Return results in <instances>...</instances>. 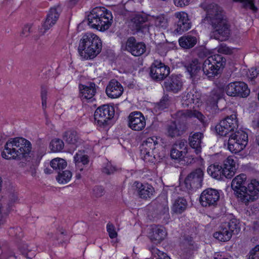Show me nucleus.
<instances>
[{"label":"nucleus","mask_w":259,"mask_h":259,"mask_svg":"<svg viewBox=\"0 0 259 259\" xmlns=\"http://www.w3.org/2000/svg\"><path fill=\"white\" fill-rule=\"evenodd\" d=\"M187 202L185 199L180 197L175 200L172 207L174 212L177 213H182L186 208Z\"/></svg>","instance_id":"nucleus-34"},{"label":"nucleus","mask_w":259,"mask_h":259,"mask_svg":"<svg viewBox=\"0 0 259 259\" xmlns=\"http://www.w3.org/2000/svg\"><path fill=\"white\" fill-rule=\"evenodd\" d=\"M188 128L187 124L176 121L167 125V133L168 136L175 138L182 135Z\"/></svg>","instance_id":"nucleus-22"},{"label":"nucleus","mask_w":259,"mask_h":259,"mask_svg":"<svg viewBox=\"0 0 259 259\" xmlns=\"http://www.w3.org/2000/svg\"><path fill=\"white\" fill-rule=\"evenodd\" d=\"M169 101L168 95H164L159 103V106L161 109L166 108L169 105Z\"/></svg>","instance_id":"nucleus-51"},{"label":"nucleus","mask_w":259,"mask_h":259,"mask_svg":"<svg viewBox=\"0 0 259 259\" xmlns=\"http://www.w3.org/2000/svg\"><path fill=\"white\" fill-rule=\"evenodd\" d=\"M31 25L29 24L26 25L21 33V35L23 37H26L29 35L31 32Z\"/></svg>","instance_id":"nucleus-55"},{"label":"nucleus","mask_w":259,"mask_h":259,"mask_svg":"<svg viewBox=\"0 0 259 259\" xmlns=\"http://www.w3.org/2000/svg\"><path fill=\"white\" fill-rule=\"evenodd\" d=\"M63 138L68 144L76 145L81 143L77 133L74 130H69L65 132L63 135Z\"/></svg>","instance_id":"nucleus-30"},{"label":"nucleus","mask_w":259,"mask_h":259,"mask_svg":"<svg viewBox=\"0 0 259 259\" xmlns=\"http://www.w3.org/2000/svg\"><path fill=\"white\" fill-rule=\"evenodd\" d=\"M249 259H259V244L250 251Z\"/></svg>","instance_id":"nucleus-48"},{"label":"nucleus","mask_w":259,"mask_h":259,"mask_svg":"<svg viewBox=\"0 0 259 259\" xmlns=\"http://www.w3.org/2000/svg\"><path fill=\"white\" fill-rule=\"evenodd\" d=\"M239 231L240 226L238 220L233 219L229 222L222 224L219 230L214 233L213 236L221 241H228L230 240L233 234H237Z\"/></svg>","instance_id":"nucleus-6"},{"label":"nucleus","mask_w":259,"mask_h":259,"mask_svg":"<svg viewBox=\"0 0 259 259\" xmlns=\"http://www.w3.org/2000/svg\"><path fill=\"white\" fill-rule=\"evenodd\" d=\"M203 134L200 132L195 133L189 138L190 146L194 149L196 154H198L201 152L200 144Z\"/></svg>","instance_id":"nucleus-29"},{"label":"nucleus","mask_w":259,"mask_h":259,"mask_svg":"<svg viewBox=\"0 0 259 259\" xmlns=\"http://www.w3.org/2000/svg\"><path fill=\"white\" fill-rule=\"evenodd\" d=\"M133 188L138 196L143 199L150 198L154 192V188L148 184L135 182L133 185Z\"/></svg>","instance_id":"nucleus-20"},{"label":"nucleus","mask_w":259,"mask_h":259,"mask_svg":"<svg viewBox=\"0 0 259 259\" xmlns=\"http://www.w3.org/2000/svg\"><path fill=\"white\" fill-rule=\"evenodd\" d=\"M207 171L209 176L217 180H222L225 177L223 167L217 163L210 165Z\"/></svg>","instance_id":"nucleus-28"},{"label":"nucleus","mask_w":259,"mask_h":259,"mask_svg":"<svg viewBox=\"0 0 259 259\" xmlns=\"http://www.w3.org/2000/svg\"><path fill=\"white\" fill-rule=\"evenodd\" d=\"M179 44L184 49H189L193 48L197 43L196 37L187 35L180 38Z\"/></svg>","instance_id":"nucleus-32"},{"label":"nucleus","mask_w":259,"mask_h":259,"mask_svg":"<svg viewBox=\"0 0 259 259\" xmlns=\"http://www.w3.org/2000/svg\"><path fill=\"white\" fill-rule=\"evenodd\" d=\"M164 87L167 91L177 93L182 87V82L177 75H172L170 77L164 82Z\"/></svg>","instance_id":"nucleus-25"},{"label":"nucleus","mask_w":259,"mask_h":259,"mask_svg":"<svg viewBox=\"0 0 259 259\" xmlns=\"http://www.w3.org/2000/svg\"><path fill=\"white\" fill-rule=\"evenodd\" d=\"M224 175L226 178L231 179L235 175L236 162L232 157L229 156L224 162Z\"/></svg>","instance_id":"nucleus-26"},{"label":"nucleus","mask_w":259,"mask_h":259,"mask_svg":"<svg viewBox=\"0 0 259 259\" xmlns=\"http://www.w3.org/2000/svg\"><path fill=\"white\" fill-rule=\"evenodd\" d=\"M166 235V232L163 227H156L153 229V233L150 239L155 243H159L162 241Z\"/></svg>","instance_id":"nucleus-31"},{"label":"nucleus","mask_w":259,"mask_h":259,"mask_svg":"<svg viewBox=\"0 0 259 259\" xmlns=\"http://www.w3.org/2000/svg\"><path fill=\"white\" fill-rule=\"evenodd\" d=\"M102 48V44L99 37L95 34L88 33L80 39L78 52L82 58L91 59L101 52Z\"/></svg>","instance_id":"nucleus-3"},{"label":"nucleus","mask_w":259,"mask_h":259,"mask_svg":"<svg viewBox=\"0 0 259 259\" xmlns=\"http://www.w3.org/2000/svg\"><path fill=\"white\" fill-rule=\"evenodd\" d=\"M93 195L96 197H100L104 194V189L101 186H95L93 189Z\"/></svg>","instance_id":"nucleus-52"},{"label":"nucleus","mask_w":259,"mask_h":259,"mask_svg":"<svg viewBox=\"0 0 259 259\" xmlns=\"http://www.w3.org/2000/svg\"><path fill=\"white\" fill-rule=\"evenodd\" d=\"M203 171L199 168L191 171L185 180V185L188 190H196L202 187Z\"/></svg>","instance_id":"nucleus-11"},{"label":"nucleus","mask_w":259,"mask_h":259,"mask_svg":"<svg viewBox=\"0 0 259 259\" xmlns=\"http://www.w3.org/2000/svg\"><path fill=\"white\" fill-rule=\"evenodd\" d=\"M114 114V110L113 107L104 105L96 110L94 119L99 125H104L107 124V121L113 117Z\"/></svg>","instance_id":"nucleus-12"},{"label":"nucleus","mask_w":259,"mask_h":259,"mask_svg":"<svg viewBox=\"0 0 259 259\" xmlns=\"http://www.w3.org/2000/svg\"><path fill=\"white\" fill-rule=\"evenodd\" d=\"M154 24L157 27L165 29L168 27L167 19L163 15L158 16L154 18Z\"/></svg>","instance_id":"nucleus-41"},{"label":"nucleus","mask_w":259,"mask_h":259,"mask_svg":"<svg viewBox=\"0 0 259 259\" xmlns=\"http://www.w3.org/2000/svg\"><path fill=\"white\" fill-rule=\"evenodd\" d=\"M74 161L75 162L76 166L79 168L80 171L82 170L83 168L80 167L81 164L85 165L89 162L88 156L84 154L83 152L79 151L76 153L74 157Z\"/></svg>","instance_id":"nucleus-35"},{"label":"nucleus","mask_w":259,"mask_h":259,"mask_svg":"<svg viewBox=\"0 0 259 259\" xmlns=\"http://www.w3.org/2000/svg\"><path fill=\"white\" fill-rule=\"evenodd\" d=\"M16 236H17L19 237H21V235H20L19 233H18V232H16Z\"/></svg>","instance_id":"nucleus-62"},{"label":"nucleus","mask_w":259,"mask_h":259,"mask_svg":"<svg viewBox=\"0 0 259 259\" xmlns=\"http://www.w3.org/2000/svg\"><path fill=\"white\" fill-rule=\"evenodd\" d=\"M158 144L157 138L149 137L144 141L140 146L141 155L144 161L154 162L156 159V145Z\"/></svg>","instance_id":"nucleus-8"},{"label":"nucleus","mask_w":259,"mask_h":259,"mask_svg":"<svg viewBox=\"0 0 259 259\" xmlns=\"http://www.w3.org/2000/svg\"><path fill=\"white\" fill-rule=\"evenodd\" d=\"M107 231L111 238H114L116 237L117 233L115 231L114 226L112 224H108L107 225Z\"/></svg>","instance_id":"nucleus-49"},{"label":"nucleus","mask_w":259,"mask_h":259,"mask_svg":"<svg viewBox=\"0 0 259 259\" xmlns=\"http://www.w3.org/2000/svg\"><path fill=\"white\" fill-rule=\"evenodd\" d=\"M157 209L160 214H164L168 212V207L166 204L159 205Z\"/></svg>","instance_id":"nucleus-56"},{"label":"nucleus","mask_w":259,"mask_h":259,"mask_svg":"<svg viewBox=\"0 0 259 259\" xmlns=\"http://www.w3.org/2000/svg\"><path fill=\"white\" fill-rule=\"evenodd\" d=\"M175 16L178 19L175 32L182 34L191 28V22L186 13L184 12H177L175 14Z\"/></svg>","instance_id":"nucleus-19"},{"label":"nucleus","mask_w":259,"mask_h":259,"mask_svg":"<svg viewBox=\"0 0 259 259\" xmlns=\"http://www.w3.org/2000/svg\"><path fill=\"white\" fill-rule=\"evenodd\" d=\"M247 142V134L243 131H238L229 135L228 149L232 153H237L244 149Z\"/></svg>","instance_id":"nucleus-7"},{"label":"nucleus","mask_w":259,"mask_h":259,"mask_svg":"<svg viewBox=\"0 0 259 259\" xmlns=\"http://www.w3.org/2000/svg\"><path fill=\"white\" fill-rule=\"evenodd\" d=\"M257 125H258V127H259V121L257 122Z\"/></svg>","instance_id":"nucleus-64"},{"label":"nucleus","mask_w":259,"mask_h":259,"mask_svg":"<svg viewBox=\"0 0 259 259\" xmlns=\"http://www.w3.org/2000/svg\"><path fill=\"white\" fill-rule=\"evenodd\" d=\"M113 17L110 11L105 8L96 7L88 15V24L101 31L107 30L111 25Z\"/></svg>","instance_id":"nucleus-4"},{"label":"nucleus","mask_w":259,"mask_h":259,"mask_svg":"<svg viewBox=\"0 0 259 259\" xmlns=\"http://www.w3.org/2000/svg\"><path fill=\"white\" fill-rule=\"evenodd\" d=\"M201 7L206 13L202 22L206 21L212 28L210 38L221 41L227 40L230 34V26L222 8L215 4H202Z\"/></svg>","instance_id":"nucleus-1"},{"label":"nucleus","mask_w":259,"mask_h":259,"mask_svg":"<svg viewBox=\"0 0 259 259\" xmlns=\"http://www.w3.org/2000/svg\"><path fill=\"white\" fill-rule=\"evenodd\" d=\"M246 176L244 174H241L237 176L232 181L231 187L239 200L240 195L243 196L245 194V190H246Z\"/></svg>","instance_id":"nucleus-17"},{"label":"nucleus","mask_w":259,"mask_h":259,"mask_svg":"<svg viewBox=\"0 0 259 259\" xmlns=\"http://www.w3.org/2000/svg\"><path fill=\"white\" fill-rule=\"evenodd\" d=\"M64 146L63 141L57 138L52 140L50 145L51 150L54 152L61 151L63 149Z\"/></svg>","instance_id":"nucleus-40"},{"label":"nucleus","mask_w":259,"mask_h":259,"mask_svg":"<svg viewBox=\"0 0 259 259\" xmlns=\"http://www.w3.org/2000/svg\"><path fill=\"white\" fill-rule=\"evenodd\" d=\"M31 150L28 140L20 137L11 138L6 142L2 156L6 159L20 160L28 155Z\"/></svg>","instance_id":"nucleus-2"},{"label":"nucleus","mask_w":259,"mask_h":259,"mask_svg":"<svg viewBox=\"0 0 259 259\" xmlns=\"http://www.w3.org/2000/svg\"><path fill=\"white\" fill-rule=\"evenodd\" d=\"M220 197V193L217 190L208 188L201 193L200 202L203 206H214L217 204Z\"/></svg>","instance_id":"nucleus-14"},{"label":"nucleus","mask_w":259,"mask_h":259,"mask_svg":"<svg viewBox=\"0 0 259 259\" xmlns=\"http://www.w3.org/2000/svg\"><path fill=\"white\" fill-rule=\"evenodd\" d=\"M2 204H0V221L2 220Z\"/></svg>","instance_id":"nucleus-61"},{"label":"nucleus","mask_w":259,"mask_h":259,"mask_svg":"<svg viewBox=\"0 0 259 259\" xmlns=\"http://www.w3.org/2000/svg\"><path fill=\"white\" fill-rule=\"evenodd\" d=\"M50 165L53 169L56 170L60 171L66 167L67 162L63 159L56 158L53 159L51 161Z\"/></svg>","instance_id":"nucleus-38"},{"label":"nucleus","mask_w":259,"mask_h":259,"mask_svg":"<svg viewBox=\"0 0 259 259\" xmlns=\"http://www.w3.org/2000/svg\"><path fill=\"white\" fill-rule=\"evenodd\" d=\"M226 59L222 55L215 54L205 60L202 71L209 79H212L219 74L220 69L224 67Z\"/></svg>","instance_id":"nucleus-5"},{"label":"nucleus","mask_w":259,"mask_h":259,"mask_svg":"<svg viewBox=\"0 0 259 259\" xmlns=\"http://www.w3.org/2000/svg\"><path fill=\"white\" fill-rule=\"evenodd\" d=\"M48 90L45 87L41 88V98L42 101V106L44 109L47 107V99Z\"/></svg>","instance_id":"nucleus-47"},{"label":"nucleus","mask_w":259,"mask_h":259,"mask_svg":"<svg viewBox=\"0 0 259 259\" xmlns=\"http://www.w3.org/2000/svg\"><path fill=\"white\" fill-rule=\"evenodd\" d=\"M61 9L59 7L51 8L47 15L44 24V28L46 30L54 25L59 18Z\"/></svg>","instance_id":"nucleus-24"},{"label":"nucleus","mask_w":259,"mask_h":259,"mask_svg":"<svg viewBox=\"0 0 259 259\" xmlns=\"http://www.w3.org/2000/svg\"><path fill=\"white\" fill-rule=\"evenodd\" d=\"M81 98L82 100H91L92 101L96 93V84L94 82L88 83L87 85H79Z\"/></svg>","instance_id":"nucleus-23"},{"label":"nucleus","mask_w":259,"mask_h":259,"mask_svg":"<svg viewBox=\"0 0 259 259\" xmlns=\"http://www.w3.org/2000/svg\"><path fill=\"white\" fill-rule=\"evenodd\" d=\"M225 91L229 96L242 98L247 97L250 93L247 85L241 81H235L229 83L226 86Z\"/></svg>","instance_id":"nucleus-10"},{"label":"nucleus","mask_w":259,"mask_h":259,"mask_svg":"<svg viewBox=\"0 0 259 259\" xmlns=\"http://www.w3.org/2000/svg\"><path fill=\"white\" fill-rule=\"evenodd\" d=\"M247 186L245 194L243 196L240 195V201L246 205L257 199L256 194L259 191V183L256 180H252L250 183H247Z\"/></svg>","instance_id":"nucleus-15"},{"label":"nucleus","mask_w":259,"mask_h":259,"mask_svg":"<svg viewBox=\"0 0 259 259\" xmlns=\"http://www.w3.org/2000/svg\"><path fill=\"white\" fill-rule=\"evenodd\" d=\"M78 0H69V6L70 7L74 6L77 2Z\"/></svg>","instance_id":"nucleus-59"},{"label":"nucleus","mask_w":259,"mask_h":259,"mask_svg":"<svg viewBox=\"0 0 259 259\" xmlns=\"http://www.w3.org/2000/svg\"><path fill=\"white\" fill-rule=\"evenodd\" d=\"M220 98V95L217 90H213L210 93L208 102L210 104H215Z\"/></svg>","instance_id":"nucleus-45"},{"label":"nucleus","mask_w":259,"mask_h":259,"mask_svg":"<svg viewBox=\"0 0 259 259\" xmlns=\"http://www.w3.org/2000/svg\"><path fill=\"white\" fill-rule=\"evenodd\" d=\"M176 122L186 124V121L192 117V111L188 110H180L176 113Z\"/></svg>","instance_id":"nucleus-36"},{"label":"nucleus","mask_w":259,"mask_h":259,"mask_svg":"<svg viewBox=\"0 0 259 259\" xmlns=\"http://www.w3.org/2000/svg\"><path fill=\"white\" fill-rule=\"evenodd\" d=\"M146 125V120L143 115L140 112L131 113L128 116V126L133 130L140 131Z\"/></svg>","instance_id":"nucleus-18"},{"label":"nucleus","mask_w":259,"mask_h":259,"mask_svg":"<svg viewBox=\"0 0 259 259\" xmlns=\"http://www.w3.org/2000/svg\"><path fill=\"white\" fill-rule=\"evenodd\" d=\"M123 91V89L121 84L117 80H111L106 89L107 96L111 98H116L120 97Z\"/></svg>","instance_id":"nucleus-21"},{"label":"nucleus","mask_w":259,"mask_h":259,"mask_svg":"<svg viewBox=\"0 0 259 259\" xmlns=\"http://www.w3.org/2000/svg\"><path fill=\"white\" fill-rule=\"evenodd\" d=\"M125 50L135 56H140L146 50V45L142 42H138L134 37H129L126 42Z\"/></svg>","instance_id":"nucleus-16"},{"label":"nucleus","mask_w":259,"mask_h":259,"mask_svg":"<svg viewBox=\"0 0 259 259\" xmlns=\"http://www.w3.org/2000/svg\"><path fill=\"white\" fill-rule=\"evenodd\" d=\"M238 126L236 114L226 117L215 126L217 133L221 136H226Z\"/></svg>","instance_id":"nucleus-9"},{"label":"nucleus","mask_w":259,"mask_h":259,"mask_svg":"<svg viewBox=\"0 0 259 259\" xmlns=\"http://www.w3.org/2000/svg\"><path fill=\"white\" fill-rule=\"evenodd\" d=\"M201 68V64L196 59L193 60L187 66V69L192 78L195 77L197 75Z\"/></svg>","instance_id":"nucleus-33"},{"label":"nucleus","mask_w":259,"mask_h":259,"mask_svg":"<svg viewBox=\"0 0 259 259\" xmlns=\"http://www.w3.org/2000/svg\"><path fill=\"white\" fill-rule=\"evenodd\" d=\"M23 254H24L27 258H31L34 256V253H31L30 255L28 254V249L27 246H23V251H22Z\"/></svg>","instance_id":"nucleus-58"},{"label":"nucleus","mask_w":259,"mask_h":259,"mask_svg":"<svg viewBox=\"0 0 259 259\" xmlns=\"http://www.w3.org/2000/svg\"><path fill=\"white\" fill-rule=\"evenodd\" d=\"M234 2H239L242 4V7L246 9H250L256 12L257 8L254 6L253 0H232Z\"/></svg>","instance_id":"nucleus-42"},{"label":"nucleus","mask_w":259,"mask_h":259,"mask_svg":"<svg viewBox=\"0 0 259 259\" xmlns=\"http://www.w3.org/2000/svg\"><path fill=\"white\" fill-rule=\"evenodd\" d=\"M71 178V172L69 170H65L62 172L58 171V175L56 179L59 183L64 184L69 182Z\"/></svg>","instance_id":"nucleus-39"},{"label":"nucleus","mask_w":259,"mask_h":259,"mask_svg":"<svg viewBox=\"0 0 259 259\" xmlns=\"http://www.w3.org/2000/svg\"><path fill=\"white\" fill-rule=\"evenodd\" d=\"M197 118L204 125L206 124V118L200 112L197 111H192V117Z\"/></svg>","instance_id":"nucleus-46"},{"label":"nucleus","mask_w":259,"mask_h":259,"mask_svg":"<svg viewBox=\"0 0 259 259\" xmlns=\"http://www.w3.org/2000/svg\"><path fill=\"white\" fill-rule=\"evenodd\" d=\"M147 20V17L144 14H136L131 19V26L132 30L138 32L144 27V23Z\"/></svg>","instance_id":"nucleus-27"},{"label":"nucleus","mask_w":259,"mask_h":259,"mask_svg":"<svg viewBox=\"0 0 259 259\" xmlns=\"http://www.w3.org/2000/svg\"><path fill=\"white\" fill-rule=\"evenodd\" d=\"M170 73V68L164 63L155 61L150 68V76L155 80L160 81L164 79Z\"/></svg>","instance_id":"nucleus-13"},{"label":"nucleus","mask_w":259,"mask_h":259,"mask_svg":"<svg viewBox=\"0 0 259 259\" xmlns=\"http://www.w3.org/2000/svg\"><path fill=\"white\" fill-rule=\"evenodd\" d=\"M191 0H174V4L177 7H183L189 4Z\"/></svg>","instance_id":"nucleus-54"},{"label":"nucleus","mask_w":259,"mask_h":259,"mask_svg":"<svg viewBox=\"0 0 259 259\" xmlns=\"http://www.w3.org/2000/svg\"><path fill=\"white\" fill-rule=\"evenodd\" d=\"M117 170L115 166L110 162H107L102 168V172L106 175H110L114 173Z\"/></svg>","instance_id":"nucleus-44"},{"label":"nucleus","mask_w":259,"mask_h":259,"mask_svg":"<svg viewBox=\"0 0 259 259\" xmlns=\"http://www.w3.org/2000/svg\"><path fill=\"white\" fill-rule=\"evenodd\" d=\"M186 104H194L195 105L201 103V95L197 92H190L188 93L186 96Z\"/></svg>","instance_id":"nucleus-37"},{"label":"nucleus","mask_w":259,"mask_h":259,"mask_svg":"<svg viewBox=\"0 0 259 259\" xmlns=\"http://www.w3.org/2000/svg\"><path fill=\"white\" fill-rule=\"evenodd\" d=\"M259 73L257 72L256 69L251 68L250 70V74L248 75L249 78L253 79L255 77H257Z\"/></svg>","instance_id":"nucleus-57"},{"label":"nucleus","mask_w":259,"mask_h":259,"mask_svg":"<svg viewBox=\"0 0 259 259\" xmlns=\"http://www.w3.org/2000/svg\"><path fill=\"white\" fill-rule=\"evenodd\" d=\"M218 52L225 54H230L232 51L226 45H221L218 48Z\"/></svg>","instance_id":"nucleus-53"},{"label":"nucleus","mask_w":259,"mask_h":259,"mask_svg":"<svg viewBox=\"0 0 259 259\" xmlns=\"http://www.w3.org/2000/svg\"><path fill=\"white\" fill-rule=\"evenodd\" d=\"M17 230H18V232L19 233H20V232H21V229H17Z\"/></svg>","instance_id":"nucleus-63"},{"label":"nucleus","mask_w":259,"mask_h":259,"mask_svg":"<svg viewBox=\"0 0 259 259\" xmlns=\"http://www.w3.org/2000/svg\"><path fill=\"white\" fill-rule=\"evenodd\" d=\"M173 146L179 149L180 150L184 151L186 149L187 142L183 140L178 141L174 144Z\"/></svg>","instance_id":"nucleus-50"},{"label":"nucleus","mask_w":259,"mask_h":259,"mask_svg":"<svg viewBox=\"0 0 259 259\" xmlns=\"http://www.w3.org/2000/svg\"><path fill=\"white\" fill-rule=\"evenodd\" d=\"M219 255H220L219 253H215L214 255H213V258L214 259H218Z\"/></svg>","instance_id":"nucleus-60"},{"label":"nucleus","mask_w":259,"mask_h":259,"mask_svg":"<svg viewBox=\"0 0 259 259\" xmlns=\"http://www.w3.org/2000/svg\"><path fill=\"white\" fill-rule=\"evenodd\" d=\"M184 152L172 146L170 150V157L174 159H180L183 157Z\"/></svg>","instance_id":"nucleus-43"}]
</instances>
